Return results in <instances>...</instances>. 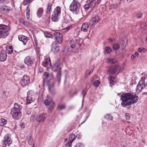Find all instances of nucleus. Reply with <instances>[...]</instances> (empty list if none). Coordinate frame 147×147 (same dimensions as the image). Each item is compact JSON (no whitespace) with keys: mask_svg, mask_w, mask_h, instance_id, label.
I'll return each mask as SVG.
<instances>
[{"mask_svg":"<svg viewBox=\"0 0 147 147\" xmlns=\"http://www.w3.org/2000/svg\"><path fill=\"white\" fill-rule=\"evenodd\" d=\"M32 147H35V144H34V143H33V146H32Z\"/></svg>","mask_w":147,"mask_h":147,"instance_id":"680f3d73","label":"nucleus"},{"mask_svg":"<svg viewBox=\"0 0 147 147\" xmlns=\"http://www.w3.org/2000/svg\"><path fill=\"white\" fill-rule=\"evenodd\" d=\"M72 143V142H69L68 143H67L66 144L65 146H66V147H70Z\"/></svg>","mask_w":147,"mask_h":147,"instance_id":"3c124183","label":"nucleus"},{"mask_svg":"<svg viewBox=\"0 0 147 147\" xmlns=\"http://www.w3.org/2000/svg\"><path fill=\"white\" fill-rule=\"evenodd\" d=\"M67 140V139H65V140Z\"/></svg>","mask_w":147,"mask_h":147,"instance_id":"774afa93","label":"nucleus"},{"mask_svg":"<svg viewBox=\"0 0 147 147\" xmlns=\"http://www.w3.org/2000/svg\"><path fill=\"white\" fill-rule=\"evenodd\" d=\"M139 54L138 52H136L135 53L132 55L131 56V58L132 59L137 58Z\"/></svg>","mask_w":147,"mask_h":147,"instance_id":"e433bc0d","label":"nucleus"},{"mask_svg":"<svg viewBox=\"0 0 147 147\" xmlns=\"http://www.w3.org/2000/svg\"><path fill=\"white\" fill-rule=\"evenodd\" d=\"M44 103L46 105H50L51 109L55 106L54 102L52 101L50 98H48L47 99L45 100Z\"/></svg>","mask_w":147,"mask_h":147,"instance_id":"f3484780","label":"nucleus"},{"mask_svg":"<svg viewBox=\"0 0 147 147\" xmlns=\"http://www.w3.org/2000/svg\"><path fill=\"white\" fill-rule=\"evenodd\" d=\"M101 0H97V2L99 3Z\"/></svg>","mask_w":147,"mask_h":147,"instance_id":"052dcab7","label":"nucleus"},{"mask_svg":"<svg viewBox=\"0 0 147 147\" xmlns=\"http://www.w3.org/2000/svg\"><path fill=\"white\" fill-rule=\"evenodd\" d=\"M59 50V45L56 42H53L51 45V51L54 53H57Z\"/></svg>","mask_w":147,"mask_h":147,"instance_id":"4468645a","label":"nucleus"},{"mask_svg":"<svg viewBox=\"0 0 147 147\" xmlns=\"http://www.w3.org/2000/svg\"><path fill=\"white\" fill-rule=\"evenodd\" d=\"M142 14L141 13H138L137 15V17L138 18H140L142 16Z\"/></svg>","mask_w":147,"mask_h":147,"instance_id":"603ef678","label":"nucleus"},{"mask_svg":"<svg viewBox=\"0 0 147 147\" xmlns=\"http://www.w3.org/2000/svg\"><path fill=\"white\" fill-rule=\"evenodd\" d=\"M52 5V4L51 3H48L47 11V14L49 13L51 9Z\"/></svg>","mask_w":147,"mask_h":147,"instance_id":"473e14b6","label":"nucleus"},{"mask_svg":"<svg viewBox=\"0 0 147 147\" xmlns=\"http://www.w3.org/2000/svg\"><path fill=\"white\" fill-rule=\"evenodd\" d=\"M108 41L109 42H113V40L112 39H111V38H109L108 39Z\"/></svg>","mask_w":147,"mask_h":147,"instance_id":"13d9d810","label":"nucleus"},{"mask_svg":"<svg viewBox=\"0 0 147 147\" xmlns=\"http://www.w3.org/2000/svg\"><path fill=\"white\" fill-rule=\"evenodd\" d=\"M84 90H83L82 92V94L83 95V97L84 96V95L85 94H85H84Z\"/></svg>","mask_w":147,"mask_h":147,"instance_id":"bf43d9fd","label":"nucleus"},{"mask_svg":"<svg viewBox=\"0 0 147 147\" xmlns=\"http://www.w3.org/2000/svg\"><path fill=\"white\" fill-rule=\"evenodd\" d=\"M65 106L64 104H60L58 105V108L60 110H62L65 109Z\"/></svg>","mask_w":147,"mask_h":147,"instance_id":"58836bf2","label":"nucleus"},{"mask_svg":"<svg viewBox=\"0 0 147 147\" xmlns=\"http://www.w3.org/2000/svg\"><path fill=\"white\" fill-rule=\"evenodd\" d=\"M146 41L147 42V37H146Z\"/></svg>","mask_w":147,"mask_h":147,"instance_id":"69168bd1","label":"nucleus"},{"mask_svg":"<svg viewBox=\"0 0 147 147\" xmlns=\"http://www.w3.org/2000/svg\"><path fill=\"white\" fill-rule=\"evenodd\" d=\"M120 46L119 44L117 43H115L113 45V48L114 50H117L118 49L120 48Z\"/></svg>","mask_w":147,"mask_h":147,"instance_id":"c9c22d12","label":"nucleus"},{"mask_svg":"<svg viewBox=\"0 0 147 147\" xmlns=\"http://www.w3.org/2000/svg\"><path fill=\"white\" fill-rule=\"evenodd\" d=\"M145 89L147 90V81L146 80V77L144 76L141 77V80L138 83L136 88V92L139 93L143 89Z\"/></svg>","mask_w":147,"mask_h":147,"instance_id":"39448f33","label":"nucleus"},{"mask_svg":"<svg viewBox=\"0 0 147 147\" xmlns=\"http://www.w3.org/2000/svg\"><path fill=\"white\" fill-rule=\"evenodd\" d=\"M76 137L74 134L70 135L69 137V142H72L75 139Z\"/></svg>","mask_w":147,"mask_h":147,"instance_id":"c756f323","label":"nucleus"},{"mask_svg":"<svg viewBox=\"0 0 147 147\" xmlns=\"http://www.w3.org/2000/svg\"><path fill=\"white\" fill-rule=\"evenodd\" d=\"M90 29V26L88 23H84L82 26L81 30L84 32H87Z\"/></svg>","mask_w":147,"mask_h":147,"instance_id":"412c9836","label":"nucleus"},{"mask_svg":"<svg viewBox=\"0 0 147 147\" xmlns=\"http://www.w3.org/2000/svg\"><path fill=\"white\" fill-rule=\"evenodd\" d=\"M96 1L95 0H88L84 7L85 9L87 10L89 8H93L95 5Z\"/></svg>","mask_w":147,"mask_h":147,"instance_id":"9d476101","label":"nucleus"},{"mask_svg":"<svg viewBox=\"0 0 147 147\" xmlns=\"http://www.w3.org/2000/svg\"><path fill=\"white\" fill-rule=\"evenodd\" d=\"M43 9L42 8H39L37 11V15L39 18H40L42 15Z\"/></svg>","mask_w":147,"mask_h":147,"instance_id":"a878e982","label":"nucleus"},{"mask_svg":"<svg viewBox=\"0 0 147 147\" xmlns=\"http://www.w3.org/2000/svg\"><path fill=\"white\" fill-rule=\"evenodd\" d=\"M10 30L9 26L0 24V38H6L9 35Z\"/></svg>","mask_w":147,"mask_h":147,"instance_id":"7ed1b4c3","label":"nucleus"},{"mask_svg":"<svg viewBox=\"0 0 147 147\" xmlns=\"http://www.w3.org/2000/svg\"><path fill=\"white\" fill-rule=\"evenodd\" d=\"M24 63L28 65L31 66L34 63L33 57L30 56L26 57L24 59Z\"/></svg>","mask_w":147,"mask_h":147,"instance_id":"ddd939ff","label":"nucleus"},{"mask_svg":"<svg viewBox=\"0 0 147 147\" xmlns=\"http://www.w3.org/2000/svg\"><path fill=\"white\" fill-rule=\"evenodd\" d=\"M121 97V105L123 107L134 104L137 102L139 99L138 96L134 93L123 94Z\"/></svg>","mask_w":147,"mask_h":147,"instance_id":"f257e3e1","label":"nucleus"},{"mask_svg":"<svg viewBox=\"0 0 147 147\" xmlns=\"http://www.w3.org/2000/svg\"><path fill=\"white\" fill-rule=\"evenodd\" d=\"M100 84V82H99L97 80L96 81H95L94 83V86L96 87H98L99 86V85Z\"/></svg>","mask_w":147,"mask_h":147,"instance_id":"49530a36","label":"nucleus"},{"mask_svg":"<svg viewBox=\"0 0 147 147\" xmlns=\"http://www.w3.org/2000/svg\"><path fill=\"white\" fill-rule=\"evenodd\" d=\"M70 42L71 43L70 46L72 48H74L77 45H80L79 39L72 40H70Z\"/></svg>","mask_w":147,"mask_h":147,"instance_id":"6ab92c4d","label":"nucleus"},{"mask_svg":"<svg viewBox=\"0 0 147 147\" xmlns=\"http://www.w3.org/2000/svg\"><path fill=\"white\" fill-rule=\"evenodd\" d=\"M20 22V23L24 24L26 25V22H25L24 19L22 18H20L19 19Z\"/></svg>","mask_w":147,"mask_h":147,"instance_id":"c03bdc74","label":"nucleus"},{"mask_svg":"<svg viewBox=\"0 0 147 147\" xmlns=\"http://www.w3.org/2000/svg\"><path fill=\"white\" fill-rule=\"evenodd\" d=\"M27 114H29V112H27Z\"/></svg>","mask_w":147,"mask_h":147,"instance_id":"338daca9","label":"nucleus"},{"mask_svg":"<svg viewBox=\"0 0 147 147\" xmlns=\"http://www.w3.org/2000/svg\"><path fill=\"white\" fill-rule=\"evenodd\" d=\"M93 70L92 69V70L90 71V72L88 70H87L85 74L86 76H88V75L91 74L93 72Z\"/></svg>","mask_w":147,"mask_h":147,"instance_id":"a18cd8bd","label":"nucleus"},{"mask_svg":"<svg viewBox=\"0 0 147 147\" xmlns=\"http://www.w3.org/2000/svg\"><path fill=\"white\" fill-rule=\"evenodd\" d=\"M45 62L46 64L48 66H51V60L49 57H48L46 58L45 60Z\"/></svg>","mask_w":147,"mask_h":147,"instance_id":"c85d7f7f","label":"nucleus"},{"mask_svg":"<svg viewBox=\"0 0 147 147\" xmlns=\"http://www.w3.org/2000/svg\"><path fill=\"white\" fill-rule=\"evenodd\" d=\"M76 147H84L82 144L78 143L76 145Z\"/></svg>","mask_w":147,"mask_h":147,"instance_id":"09e8293b","label":"nucleus"},{"mask_svg":"<svg viewBox=\"0 0 147 147\" xmlns=\"http://www.w3.org/2000/svg\"><path fill=\"white\" fill-rule=\"evenodd\" d=\"M99 21V17L97 15L93 16L92 18L90 21V24L91 25V27L93 28L95 25Z\"/></svg>","mask_w":147,"mask_h":147,"instance_id":"f8f14e48","label":"nucleus"},{"mask_svg":"<svg viewBox=\"0 0 147 147\" xmlns=\"http://www.w3.org/2000/svg\"><path fill=\"white\" fill-rule=\"evenodd\" d=\"M12 143V140L10 138V135L8 134L5 135L4 138V140L2 141V146L3 147H6L9 146Z\"/></svg>","mask_w":147,"mask_h":147,"instance_id":"423d86ee","label":"nucleus"},{"mask_svg":"<svg viewBox=\"0 0 147 147\" xmlns=\"http://www.w3.org/2000/svg\"><path fill=\"white\" fill-rule=\"evenodd\" d=\"M120 67L118 65L111 66L108 70V74H118L120 71Z\"/></svg>","mask_w":147,"mask_h":147,"instance_id":"6e6552de","label":"nucleus"},{"mask_svg":"<svg viewBox=\"0 0 147 147\" xmlns=\"http://www.w3.org/2000/svg\"><path fill=\"white\" fill-rule=\"evenodd\" d=\"M30 78L26 75H24L22 79L20 81L21 85L22 87L28 85L30 83Z\"/></svg>","mask_w":147,"mask_h":147,"instance_id":"9b49d317","label":"nucleus"},{"mask_svg":"<svg viewBox=\"0 0 147 147\" xmlns=\"http://www.w3.org/2000/svg\"><path fill=\"white\" fill-rule=\"evenodd\" d=\"M80 4L79 3L73 1L71 3L69 7L70 10L76 13L78 12L79 10Z\"/></svg>","mask_w":147,"mask_h":147,"instance_id":"0eeeda50","label":"nucleus"},{"mask_svg":"<svg viewBox=\"0 0 147 147\" xmlns=\"http://www.w3.org/2000/svg\"><path fill=\"white\" fill-rule=\"evenodd\" d=\"M11 10L10 7L7 6H4L0 8V11L4 14L9 13Z\"/></svg>","mask_w":147,"mask_h":147,"instance_id":"a211bd4d","label":"nucleus"},{"mask_svg":"<svg viewBox=\"0 0 147 147\" xmlns=\"http://www.w3.org/2000/svg\"><path fill=\"white\" fill-rule=\"evenodd\" d=\"M22 108L21 105H18L17 103L14 104V107L11 109V115L12 117L16 120L19 119L22 116L21 110Z\"/></svg>","mask_w":147,"mask_h":147,"instance_id":"f03ea898","label":"nucleus"},{"mask_svg":"<svg viewBox=\"0 0 147 147\" xmlns=\"http://www.w3.org/2000/svg\"><path fill=\"white\" fill-rule=\"evenodd\" d=\"M72 27V26H68L66 27L65 29V30L66 31L70 29Z\"/></svg>","mask_w":147,"mask_h":147,"instance_id":"864d4df0","label":"nucleus"},{"mask_svg":"<svg viewBox=\"0 0 147 147\" xmlns=\"http://www.w3.org/2000/svg\"><path fill=\"white\" fill-rule=\"evenodd\" d=\"M44 35L47 38H53V36L51 34L48 33H45Z\"/></svg>","mask_w":147,"mask_h":147,"instance_id":"ea45409f","label":"nucleus"},{"mask_svg":"<svg viewBox=\"0 0 147 147\" xmlns=\"http://www.w3.org/2000/svg\"><path fill=\"white\" fill-rule=\"evenodd\" d=\"M50 21V18L49 16H47L46 19V22L47 23H49Z\"/></svg>","mask_w":147,"mask_h":147,"instance_id":"de8ad7c7","label":"nucleus"},{"mask_svg":"<svg viewBox=\"0 0 147 147\" xmlns=\"http://www.w3.org/2000/svg\"><path fill=\"white\" fill-rule=\"evenodd\" d=\"M107 62L109 63H114L116 62V60L110 58H108L106 60Z\"/></svg>","mask_w":147,"mask_h":147,"instance_id":"cd10ccee","label":"nucleus"},{"mask_svg":"<svg viewBox=\"0 0 147 147\" xmlns=\"http://www.w3.org/2000/svg\"><path fill=\"white\" fill-rule=\"evenodd\" d=\"M61 13V8L59 6H57L55 8L53 13L59 16Z\"/></svg>","mask_w":147,"mask_h":147,"instance_id":"5701e85b","label":"nucleus"},{"mask_svg":"<svg viewBox=\"0 0 147 147\" xmlns=\"http://www.w3.org/2000/svg\"><path fill=\"white\" fill-rule=\"evenodd\" d=\"M77 93V92H74V94H76Z\"/></svg>","mask_w":147,"mask_h":147,"instance_id":"0e129e2a","label":"nucleus"},{"mask_svg":"<svg viewBox=\"0 0 147 147\" xmlns=\"http://www.w3.org/2000/svg\"><path fill=\"white\" fill-rule=\"evenodd\" d=\"M27 95L26 101L27 103H30L35 100L36 97L32 91H29L28 92Z\"/></svg>","mask_w":147,"mask_h":147,"instance_id":"1a4fd4ad","label":"nucleus"},{"mask_svg":"<svg viewBox=\"0 0 147 147\" xmlns=\"http://www.w3.org/2000/svg\"><path fill=\"white\" fill-rule=\"evenodd\" d=\"M18 39L19 40L22 42L24 45H25L27 42V37L23 35L18 36Z\"/></svg>","mask_w":147,"mask_h":147,"instance_id":"4be33fe9","label":"nucleus"},{"mask_svg":"<svg viewBox=\"0 0 147 147\" xmlns=\"http://www.w3.org/2000/svg\"><path fill=\"white\" fill-rule=\"evenodd\" d=\"M110 86H112L116 83V80L115 78L111 76L109 78Z\"/></svg>","mask_w":147,"mask_h":147,"instance_id":"393cba45","label":"nucleus"},{"mask_svg":"<svg viewBox=\"0 0 147 147\" xmlns=\"http://www.w3.org/2000/svg\"><path fill=\"white\" fill-rule=\"evenodd\" d=\"M13 47L12 46H9L8 48H7V52L8 54H11L13 51Z\"/></svg>","mask_w":147,"mask_h":147,"instance_id":"f704fd0d","label":"nucleus"},{"mask_svg":"<svg viewBox=\"0 0 147 147\" xmlns=\"http://www.w3.org/2000/svg\"><path fill=\"white\" fill-rule=\"evenodd\" d=\"M33 141V139H32L31 136H30L28 140V142L29 144L31 145L32 144V142Z\"/></svg>","mask_w":147,"mask_h":147,"instance_id":"37998d69","label":"nucleus"},{"mask_svg":"<svg viewBox=\"0 0 147 147\" xmlns=\"http://www.w3.org/2000/svg\"><path fill=\"white\" fill-rule=\"evenodd\" d=\"M33 0H24L23 4L24 5H27L28 3H31Z\"/></svg>","mask_w":147,"mask_h":147,"instance_id":"a19ab883","label":"nucleus"},{"mask_svg":"<svg viewBox=\"0 0 147 147\" xmlns=\"http://www.w3.org/2000/svg\"><path fill=\"white\" fill-rule=\"evenodd\" d=\"M123 46L121 47V48L122 49H124L126 46V44L125 42H123L122 43Z\"/></svg>","mask_w":147,"mask_h":147,"instance_id":"5fc2aeb1","label":"nucleus"},{"mask_svg":"<svg viewBox=\"0 0 147 147\" xmlns=\"http://www.w3.org/2000/svg\"><path fill=\"white\" fill-rule=\"evenodd\" d=\"M122 147H126L125 146L123 145Z\"/></svg>","mask_w":147,"mask_h":147,"instance_id":"e2e57ef3","label":"nucleus"},{"mask_svg":"<svg viewBox=\"0 0 147 147\" xmlns=\"http://www.w3.org/2000/svg\"><path fill=\"white\" fill-rule=\"evenodd\" d=\"M125 117L127 120H129L130 118L129 114L128 113H126L125 114Z\"/></svg>","mask_w":147,"mask_h":147,"instance_id":"8fccbe9b","label":"nucleus"},{"mask_svg":"<svg viewBox=\"0 0 147 147\" xmlns=\"http://www.w3.org/2000/svg\"><path fill=\"white\" fill-rule=\"evenodd\" d=\"M44 76H45L47 78H48V77L49 76V74L45 72L44 73Z\"/></svg>","mask_w":147,"mask_h":147,"instance_id":"4d7b16f0","label":"nucleus"},{"mask_svg":"<svg viewBox=\"0 0 147 147\" xmlns=\"http://www.w3.org/2000/svg\"><path fill=\"white\" fill-rule=\"evenodd\" d=\"M19 125L20 127L22 128H23L24 127V123H21Z\"/></svg>","mask_w":147,"mask_h":147,"instance_id":"6e6d98bb","label":"nucleus"},{"mask_svg":"<svg viewBox=\"0 0 147 147\" xmlns=\"http://www.w3.org/2000/svg\"><path fill=\"white\" fill-rule=\"evenodd\" d=\"M146 51V49L142 48H140L138 49V51L139 52L142 53H144Z\"/></svg>","mask_w":147,"mask_h":147,"instance_id":"4c0bfd02","label":"nucleus"},{"mask_svg":"<svg viewBox=\"0 0 147 147\" xmlns=\"http://www.w3.org/2000/svg\"><path fill=\"white\" fill-rule=\"evenodd\" d=\"M30 10L29 9V8L28 6H27L26 8V18L28 20H30Z\"/></svg>","mask_w":147,"mask_h":147,"instance_id":"7c9ffc66","label":"nucleus"},{"mask_svg":"<svg viewBox=\"0 0 147 147\" xmlns=\"http://www.w3.org/2000/svg\"><path fill=\"white\" fill-rule=\"evenodd\" d=\"M53 34L58 43H61L63 40L62 34L60 33L57 32H54Z\"/></svg>","mask_w":147,"mask_h":147,"instance_id":"2eb2a0df","label":"nucleus"},{"mask_svg":"<svg viewBox=\"0 0 147 147\" xmlns=\"http://www.w3.org/2000/svg\"><path fill=\"white\" fill-rule=\"evenodd\" d=\"M49 90L51 93L53 94L54 93L55 89L54 88V83H53V82L51 84H49Z\"/></svg>","mask_w":147,"mask_h":147,"instance_id":"bb28decb","label":"nucleus"},{"mask_svg":"<svg viewBox=\"0 0 147 147\" xmlns=\"http://www.w3.org/2000/svg\"><path fill=\"white\" fill-rule=\"evenodd\" d=\"M52 70L54 72H57V79L59 83L61 81V67L60 62L59 61H56L51 67Z\"/></svg>","mask_w":147,"mask_h":147,"instance_id":"20e7f679","label":"nucleus"},{"mask_svg":"<svg viewBox=\"0 0 147 147\" xmlns=\"http://www.w3.org/2000/svg\"><path fill=\"white\" fill-rule=\"evenodd\" d=\"M105 119L109 120H112L113 117L110 114L105 115L104 116Z\"/></svg>","mask_w":147,"mask_h":147,"instance_id":"72a5a7b5","label":"nucleus"},{"mask_svg":"<svg viewBox=\"0 0 147 147\" xmlns=\"http://www.w3.org/2000/svg\"><path fill=\"white\" fill-rule=\"evenodd\" d=\"M7 123V121L5 119L2 118L0 119V125H4Z\"/></svg>","mask_w":147,"mask_h":147,"instance_id":"2f4dec72","label":"nucleus"},{"mask_svg":"<svg viewBox=\"0 0 147 147\" xmlns=\"http://www.w3.org/2000/svg\"><path fill=\"white\" fill-rule=\"evenodd\" d=\"M59 16L53 13H52L51 17V20L54 22H57L59 20Z\"/></svg>","mask_w":147,"mask_h":147,"instance_id":"b1692460","label":"nucleus"},{"mask_svg":"<svg viewBox=\"0 0 147 147\" xmlns=\"http://www.w3.org/2000/svg\"><path fill=\"white\" fill-rule=\"evenodd\" d=\"M111 51V49L109 47H106L105 51L106 53H110Z\"/></svg>","mask_w":147,"mask_h":147,"instance_id":"79ce46f5","label":"nucleus"},{"mask_svg":"<svg viewBox=\"0 0 147 147\" xmlns=\"http://www.w3.org/2000/svg\"><path fill=\"white\" fill-rule=\"evenodd\" d=\"M47 115L45 113H42L38 115L36 118V121L41 123L43 122L45 119Z\"/></svg>","mask_w":147,"mask_h":147,"instance_id":"dca6fc26","label":"nucleus"},{"mask_svg":"<svg viewBox=\"0 0 147 147\" xmlns=\"http://www.w3.org/2000/svg\"><path fill=\"white\" fill-rule=\"evenodd\" d=\"M6 52L3 50L0 53V61H5L7 57Z\"/></svg>","mask_w":147,"mask_h":147,"instance_id":"aec40b11","label":"nucleus"}]
</instances>
